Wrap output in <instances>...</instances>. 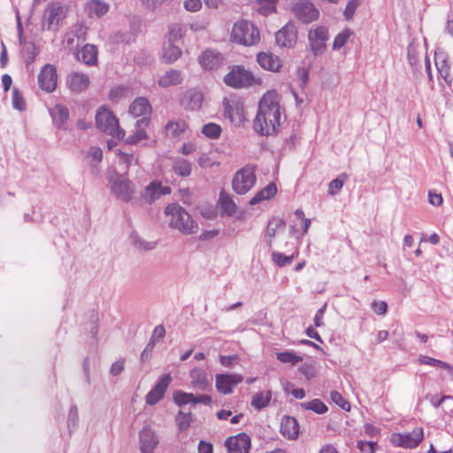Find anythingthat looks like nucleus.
<instances>
[{"label": "nucleus", "instance_id": "obj_1", "mask_svg": "<svg viewBox=\"0 0 453 453\" xmlns=\"http://www.w3.org/2000/svg\"><path fill=\"white\" fill-rule=\"evenodd\" d=\"M281 121V111L275 91L266 92L260 99L254 119V130L261 135H270L277 131Z\"/></svg>", "mask_w": 453, "mask_h": 453}, {"label": "nucleus", "instance_id": "obj_2", "mask_svg": "<svg viewBox=\"0 0 453 453\" xmlns=\"http://www.w3.org/2000/svg\"><path fill=\"white\" fill-rule=\"evenodd\" d=\"M168 217L169 226L179 230L183 234L196 233L197 225L191 219L190 215L178 203H170L165 210Z\"/></svg>", "mask_w": 453, "mask_h": 453}, {"label": "nucleus", "instance_id": "obj_3", "mask_svg": "<svg viewBox=\"0 0 453 453\" xmlns=\"http://www.w3.org/2000/svg\"><path fill=\"white\" fill-rule=\"evenodd\" d=\"M230 39L233 42L250 46L259 42L260 35L258 29L252 23L242 19L234 24Z\"/></svg>", "mask_w": 453, "mask_h": 453}, {"label": "nucleus", "instance_id": "obj_4", "mask_svg": "<svg viewBox=\"0 0 453 453\" xmlns=\"http://www.w3.org/2000/svg\"><path fill=\"white\" fill-rule=\"evenodd\" d=\"M96 123L101 131L112 137L122 139L125 136V131L119 127L116 117L110 110L104 106L97 110Z\"/></svg>", "mask_w": 453, "mask_h": 453}, {"label": "nucleus", "instance_id": "obj_5", "mask_svg": "<svg viewBox=\"0 0 453 453\" xmlns=\"http://www.w3.org/2000/svg\"><path fill=\"white\" fill-rule=\"evenodd\" d=\"M256 166L246 165L238 170L232 180V188L238 195L248 193L256 184Z\"/></svg>", "mask_w": 453, "mask_h": 453}, {"label": "nucleus", "instance_id": "obj_6", "mask_svg": "<svg viewBox=\"0 0 453 453\" xmlns=\"http://www.w3.org/2000/svg\"><path fill=\"white\" fill-rule=\"evenodd\" d=\"M224 81L229 87L241 88L259 83V79H257L250 72L243 67L235 65L224 77Z\"/></svg>", "mask_w": 453, "mask_h": 453}, {"label": "nucleus", "instance_id": "obj_7", "mask_svg": "<svg viewBox=\"0 0 453 453\" xmlns=\"http://www.w3.org/2000/svg\"><path fill=\"white\" fill-rule=\"evenodd\" d=\"M65 16V10L60 2H51L42 15V27L46 30H57Z\"/></svg>", "mask_w": 453, "mask_h": 453}, {"label": "nucleus", "instance_id": "obj_8", "mask_svg": "<svg viewBox=\"0 0 453 453\" xmlns=\"http://www.w3.org/2000/svg\"><path fill=\"white\" fill-rule=\"evenodd\" d=\"M328 40V29L325 26H318L308 33L309 47L314 56H320L326 51Z\"/></svg>", "mask_w": 453, "mask_h": 453}, {"label": "nucleus", "instance_id": "obj_9", "mask_svg": "<svg viewBox=\"0 0 453 453\" xmlns=\"http://www.w3.org/2000/svg\"><path fill=\"white\" fill-rule=\"evenodd\" d=\"M58 84V73L55 65L46 64L43 65L38 74L39 88L47 92H53Z\"/></svg>", "mask_w": 453, "mask_h": 453}, {"label": "nucleus", "instance_id": "obj_10", "mask_svg": "<svg viewBox=\"0 0 453 453\" xmlns=\"http://www.w3.org/2000/svg\"><path fill=\"white\" fill-rule=\"evenodd\" d=\"M423 438V428L415 427L411 432L407 434H394L392 435V441L397 446L413 449L422 441Z\"/></svg>", "mask_w": 453, "mask_h": 453}, {"label": "nucleus", "instance_id": "obj_11", "mask_svg": "<svg viewBox=\"0 0 453 453\" xmlns=\"http://www.w3.org/2000/svg\"><path fill=\"white\" fill-rule=\"evenodd\" d=\"M296 17L303 23H310L319 18V12L309 0H300L293 8Z\"/></svg>", "mask_w": 453, "mask_h": 453}, {"label": "nucleus", "instance_id": "obj_12", "mask_svg": "<svg viewBox=\"0 0 453 453\" xmlns=\"http://www.w3.org/2000/svg\"><path fill=\"white\" fill-rule=\"evenodd\" d=\"M225 446L229 453H250V437L245 433H240L235 436L226 438Z\"/></svg>", "mask_w": 453, "mask_h": 453}, {"label": "nucleus", "instance_id": "obj_13", "mask_svg": "<svg viewBox=\"0 0 453 453\" xmlns=\"http://www.w3.org/2000/svg\"><path fill=\"white\" fill-rule=\"evenodd\" d=\"M242 375L237 373L217 374L215 377V386L219 393L229 395L233 392L234 387L242 382Z\"/></svg>", "mask_w": 453, "mask_h": 453}, {"label": "nucleus", "instance_id": "obj_14", "mask_svg": "<svg viewBox=\"0 0 453 453\" xmlns=\"http://www.w3.org/2000/svg\"><path fill=\"white\" fill-rule=\"evenodd\" d=\"M134 185L130 180L119 177L111 184L112 193L123 201H130L134 193Z\"/></svg>", "mask_w": 453, "mask_h": 453}, {"label": "nucleus", "instance_id": "obj_15", "mask_svg": "<svg viewBox=\"0 0 453 453\" xmlns=\"http://www.w3.org/2000/svg\"><path fill=\"white\" fill-rule=\"evenodd\" d=\"M172 380L170 374L163 375L153 388L146 395V403L149 405H154L158 403L165 395V393Z\"/></svg>", "mask_w": 453, "mask_h": 453}, {"label": "nucleus", "instance_id": "obj_16", "mask_svg": "<svg viewBox=\"0 0 453 453\" xmlns=\"http://www.w3.org/2000/svg\"><path fill=\"white\" fill-rule=\"evenodd\" d=\"M297 39V33L293 24H287L275 34L276 43L280 47L291 48Z\"/></svg>", "mask_w": 453, "mask_h": 453}, {"label": "nucleus", "instance_id": "obj_17", "mask_svg": "<svg viewBox=\"0 0 453 453\" xmlns=\"http://www.w3.org/2000/svg\"><path fill=\"white\" fill-rule=\"evenodd\" d=\"M223 56L212 50H204L199 57V64L203 69L211 71L218 69L223 64Z\"/></svg>", "mask_w": 453, "mask_h": 453}, {"label": "nucleus", "instance_id": "obj_18", "mask_svg": "<svg viewBox=\"0 0 453 453\" xmlns=\"http://www.w3.org/2000/svg\"><path fill=\"white\" fill-rule=\"evenodd\" d=\"M140 449L142 453H153L158 444L155 432L150 427H143L139 434Z\"/></svg>", "mask_w": 453, "mask_h": 453}, {"label": "nucleus", "instance_id": "obj_19", "mask_svg": "<svg viewBox=\"0 0 453 453\" xmlns=\"http://www.w3.org/2000/svg\"><path fill=\"white\" fill-rule=\"evenodd\" d=\"M170 193L171 188L168 186H163L161 182L154 180L146 187L142 196L146 202L152 203L161 196Z\"/></svg>", "mask_w": 453, "mask_h": 453}, {"label": "nucleus", "instance_id": "obj_20", "mask_svg": "<svg viewBox=\"0 0 453 453\" xmlns=\"http://www.w3.org/2000/svg\"><path fill=\"white\" fill-rule=\"evenodd\" d=\"M89 85V78L87 74L73 72L68 74L66 86L73 93H81L87 89Z\"/></svg>", "mask_w": 453, "mask_h": 453}, {"label": "nucleus", "instance_id": "obj_21", "mask_svg": "<svg viewBox=\"0 0 453 453\" xmlns=\"http://www.w3.org/2000/svg\"><path fill=\"white\" fill-rule=\"evenodd\" d=\"M203 102V95L196 89H188L180 99V104L188 111H198Z\"/></svg>", "mask_w": 453, "mask_h": 453}, {"label": "nucleus", "instance_id": "obj_22", "mask_svg": "<svg viewBox=\"0 0 453 453\" xmlns=\"http://www.w3.org/2000/svg\"><path fill=\"white\" fill-rule=\"evenodd\" d=\"M257 61L262 68L272 72H278L281 66L280 58L271 52H260L257 56Z\"/></svg>", "mask_w": 453, "mask_h": 453}, {"label": "nucleus", "instance_id": "obj_23", "mask_svg": "<svg viewBox=\"0 0 453 453\" xmlns=\"http://www.w3.org/2000/svg\"><path fill=\"white\" fill-rule=\"evenodd\" d=\"M151 105L149 100L145 97H138L133 101L129 106V113L137 118L143 117L149 118L151 113Z\"/></svg>", "mask_w": 453, "mask_h": 453}, {"label": "nucleus", "instance_id": "obj_24", "mask_svg": "<svg viewBox=\"0 0 453 453\" xmlns=\"http://www.w3.org/2000/svg\"><path fill=\"white\" fill-rule=\"evenodd\" d=\"M281 434L289 439L295 440L299 434V424L297 420L293 417H284L280 424Z\"/></svg>", "mask_w": 453, "mask_h": 453}, {"label": "nucleus", "instance_id": "obj_25", "mask_svg": "<svg viewBox=\"0 0 453 453\" xmlns=\"http://www.w3.org/2000/svg\"><path fill=\"white\" fill-rule=\"evenodd\" d=\"M183 74L179 70L171 69L164 73L157 79V84L161 88L176 86L182 82Z\"/></svg>", "mask_w": 453, "mask_h": 453}, {"label": "nucleus", "instance_id": "obj_26", "mask_svg": "<svg viewBox=\"0 0 453 453\" xmlns=\"http://www.w3.org/2000/svg\"><path fill=\"white\" fill-rule=\"evenodd\" d=\"M85 10L90 18H101L110 10V4L103 0H89L86 3Z\"/></svg>", "mask_w": 453, "mask_h": 453}, {"label": "nucleus", "instance_id": "obj_27", "mask_svg": "<svg viewBox=\"0 0 453 453\" xmlns=\"http://www.w3.org/2000/svg\"><path fill=\"white\" fill-rule=\"evenodd\" d=\"M190 384L195 389L204 391L210 386L206 372L202 368H194L190 371Z\"/></svg>", "mask_w": 453, "mask_h": 453}, {"label": "nucleus", "instance_id": "obj_28", "mask_svg": "<svg viewBox=\"0 0 453 453\" xmlns=\"http://www.w3.org/2000/svg\"><path fill=\"white\" fill-rule=\"evenodd\" d=\"M97 49L93 44H85L76 54V58L88 65H96L97 64Z\"/></svg>", "mask_w": 453, "mask_h": 453}, {"label": "nucleus", "instance_id": "obj_29", "mask_svg": "<svg viewBox=\"0 0 453 453\" xmlns=\"http://www.w3.org/2000/svg\"><path fill=\"white\" fill-rule=\"evenodd\" d=\"M50 114L58 128L64 127L69 119V110L63 104H56L50 110Z\"/></svg>", "mask_w": 453, "mask_h": 453}, {"label": "nucleus", "instance_id": "obj_30", "mask_svg": "<svg viewBox=\"0 0 453 453\" xmlns=\"http://www.w3.org/2000/svg\"><path fill=\"white\" fill-rule=\"evenodd\" d=\"M84 41L85 31L82 27H79L75 31H71L65 35L64 43L69 50H75Z\"/></svg>", "mask_w": 453, "mask_h": 453}, {"label": "nucleus", "instance_id": "obj_31", "mask_svg": "<svg viewBox=\"0 0 453 453\" xmlns=\"http://www.w3.org/2000/svg\"><path fill=\"white\" fill-rule=\"evenodd\" d=\"M149 118H142L136 122V131L129 135L126 142L128 144H136L139 142L147 138V134L144 127L149 124Z\"/></svg>", "mask_w": 453, "mask_h": 453}, {"label": "nucleus", "instance_id": "obj_32", "mask_svg": "<svg viewBox=\"0 0 453 453\" xmlns=\"http://www.w3.org/2000/svg\"><path fill=\"white\" fill-rule=\"evenodd\" d=\"M181 56V50L172 42L164 44L161 58L165 63L172 64Z\"/></svg>", "mask_w": 453, "mask_h": 453}, {"label": "nucleus", "instance_id": "obj_33", "mask_svg": "<svg viewBox=\"0 0 453 453\" xmlns=\"http://www.w3.org/2000/svg\"><path fill=\"white\" fill-rule=\"evenodd\" d=\"M277 193V187L273 182L258 191L249 202L250 205H256L263 201L269 200Z\"/></svg>", "mask_w": 453, "mask_h": 453}, {"label": "nucleus", "instance_id": "obj_34", "mask_svg": "<svg viewBox=\"0 0 453 453\" xmlns=\"http://www.w3.org/2000/svg\"><path fill=\"white\" fill-rule=\"evenodd\" d=\"M219 203L221 209V214L226 216H233L236 210L237 206L234 200L230 197V196L221 191L219 197Z\"/></svg>", "mask_w": 453, "mask_h": 453}, {"label": "nucleus", "instance_id": "obj_35", "mask_svg": "<svg viewBox=\"0 0 453 453\" xmlns=\"http://www.w3.org/2000/svg\"><path fill=\"white\" fill-rule=\"evenodd\" d=\"M272 399V392L271 390H264L258 393H256L252 400L250 402V405L257 411H260L265 407H267Z\"/></svg>", "mask_w": 453, "mask_h": 453}, {"label": "nucleus", "instance_id": "obj_36", "mask_svg": "<svg viewBox=\"0 0 453 453\" xmlns=\"http://www.w3.org/2000/svg\"><path fill=\"white\" fill-rule=\"evenodd\" d=\"M225 117L228 118L233 123H240L243 119V110L239 104H225Z\"/></svg>", "mask_w": 453, "mask_h": 453}, {"label": "nucleus", "instance_id": "obj_37", "mask_svg": "<svg viewBox=\"0 0 453 453\" xmlns=\"http://www.w3.org/2000/svg\"><path fill=\"white\" fill-rule=\"evenodd\" d=\"M418 361L421 365H431V366H434V367H439V368L447 370L449 372H453V366H451L449 364H448L444 361L439 360V359H435V358L428 357V356L421 355L418 357Z\"/></svg>", "mask_w": 453, "mask_h": 453}, {"label": "nucleus", "instance_id": "obj_38", "mask_svg": "<svg viewBox=\"0 0 453 453\" xmlns=\"http://www.w3.org/2000/svg\"><path fill=\"white\" fill-rule=\"evenodd\" d=\"M201 133L208 139H219L222 133V127L214 122L204 124L201 129Z\"/></svg>", "mask_w": 453, "mask_h": 453}, {"label": "nucleus", "instance_id": "obj_39", "mask_svg": "<svg viewBox=\"0 0 453 453\" xmlns=\"http://www.w3.org/2000/svg\"><path fill=\"white\" fill-rule=\"evenodd\" d=\"M173 169L178 175L188 177L191 173L192 166L188 160L182 157H178L173 162Z\"/></svg>", "mask_w": 453, "mask_h": 453}, {"label": "nucleus", "instance_id": "obj_40", "mask_svg": "<svg viewBox=\"0 0 453 453\" xmlns=\"http://www.w3.org/2000/svg\"><path fill=\"white\" fill-rule=\"evenodd\" d=\"M435 65L441 75V77L445 81V82L450 86L452 83V78L449 75V65L448 61L444 58L435 57Z\"/></svg>", "mask_w": 453, "mask_h": 453}, {"label": "nucleus", "instance_id": "obj_41", "mask_svg": "<svg viewBox=\"0 0 453 453\" xmlns=\"http://www.w3.org/2000/svg\"><path fill=\"white\" fill-rule=\"evenodd\" d=\"M300 406L303 410H310L318 414H324L328 410L326 405L319 399L301 403Z\"/></svg>", "mask_w": 453, "mask_h": 453}, {"label": "nucleus", "instance_id": "obj_42", "mask_svg": "<svg viewBox=\"0 0 453 453\" xmlns=\"http://www.w3.org/2000/svg\"><path fill=\"white\" fill-rule=\"evenodd\" d=\"M187 127L184 121H170L165 127V133L169 136H177L183 133Z\"/></svg>", "mask_w": 453, "mask_h": 453}, {"label": "nucleus", "instance_id": "obj_43", "mask_svg": "<svg viewBox=\"0 0 453 453\" xmlns=\"http://www.w3.org/2000/svg\"><path fill=\"white\" fill-rule=\"evenodd\" d=\"M173 401L179 406L194 403L195 395L178 390L173 394Z\"/></svg>", "mask_w": 453, "mask_h": 453}, {"label": "nucleus", "instance_id": "obj_44", "mask_svg": "<svg viewBox=\"0 0 453 453\" xmlns=\"http://www.w3.org/2000/svg\"><path fill=\"white\" fill-rule=\"evenodd\" d=\"M276 357L281 363L291 364L293 365L303 361V357L291 351L277 353Z\"/></svg>", "mask_w": 453, "mask_h": 453}, {"label": "nucleus", "instance_id": "obj_45", "mask_svg": "<svg viewBox=\"0 0 453 453\" xmlns=\"http://www.w3.org/2000/svg\"><path fill=\"white\" fill-rule=\"evenodd\" d=\"M176 424L179 427V430L184 431L187 430L191 422H192V413L191 412H183L180 411L175 418Z\"/></svg>", "mask_w": 453, "mask_h": 453}, {"label": "nucleus", "instance_id": "obj_46", "mask_svg": "<svg viewBox=\"0 0 453 453\" xmlns=\"http://www.w3.org/2000/svg\"><path fill=\"white\" fill-rule=\"evenodd\" d=\"M116 156L118 157V163L122 165L125 170H127L133 163L138 164L137 158H135L132 153H126L121 150H117Z\"/></svg>", "mask_w": 453, "mask_h": 453}, {"label": "nucleus", "instance_id": "obj_47", "mask_svg": "<svg viewBox=\"0 0 453 453\" xmlns=\"http://www.w3.org/2000/svg\"><path fill=\"white\" fill-rule=\"evenodd\" d=\"M298 252L291 256H286L283 253L273 251L272 254L273 261L279 266H285L290 265L295 257H297Z\"/></svg>", "mask_w": 453, "mask_h": 453}, {"label": "nucleus", "instance_id": "obj_48", "mask_svg": "<svg viewBox=\"0 0 453 453\" xmlns=\"http://www.w3.org/2000/svg\"><path fill=\"white\" fill-rule=\"evenodd\" d=\"M352 35L351 31L349 29H345L342 32L339 33L334 40L333 42V49L334 50H340L342 48L346 42H348L349 36Z\"/></svg>", "mask_w": 453, "mask_h": 453}, {"label": "nucleus", "instance_id": "obj_49", "mask_svg": "<svg viewBox=\"0 0 453 453\" xmlns=\"http://www.w3.org/2000/svg\"><path fill=\"white\" fill-rule=\"evenodd\" d=\"M347 179V174H341L336 179L330 181L328 185V193L331 196L336 195L342 188L345 180Z\"/></svg>", "mask_w": 453, "mask_h": 453}, {"label": "nucleus", "instance_id": "obj_50", "mask_svg": "<svg viewBox=\"0 0 453 453\" xmlns=\"http://www.w3.org/2000/svg\"><path fill=\"white\" fill-rule=\"evenodd\" d=\"M285 221L282 219H273L269 221L266 228V235L270 238L275 235L278 228H284Z\"/></svg>", "mask_w": 453, "mask_h": 453}, {"label": "nucleus", "instance_id": "obj_51", "mask_svg": "<svg viewBox=\"0 0 453 453\" xmlns=\"http://www.w3.org/2000/svg\"><path fill=\"white\" fill-rule=\"evenodd\" d=\"M331 400L342 410L349 411L350 410V403L337 391L330 393Z\"/></svg>", "mask_w": 453, "mask_h": 453}, {"label": "nucleus", "instance_id": "obj_52", "mask_svg": "<svg viewBox=\"0 0 453 453\" xmlns=\"http://www.w3.org/2000/svg\"><path fill=\"white\" fill-rule=\"evenodd\" d=\"M183 27L180 24H172L169 27V42L180 39L183 36Z\"/></svg>", "mask_w": 453, "mask_h": 453}, {"label": "nucleus", "instance_id": "obj_53", "mask_svg": "<svg viewBox=\"0 0 453 453\" xmlns=\"http://www.w3.org/2000/svg\"><path fill=\"white\" fill-rule=\"evenodd\" d=\"M12 106L20 111L26 110V102L17 88L12 90Z\"/></svg>", "mask_w": 453, "mask_h": 453}, {"label": "nucleus", "instance_id": "obj_54", "mask_svg": "<svg viewBox=\"0 0 453 453\" xmlns=\"http://www.w3.org/2000/svg\"><path fill=\"white\" fill-rule=\"evenodd\" d=\"M357 448L364 453H375L378 445L372 441H358Z\"/></svg>", "mask_w": 453, "mask_h": 453}, {"label": "nucleus", "instance_id": "obj_55", "mask_svg": "<svg viewBox=\"0 0 453 453\" xmlns=\"http://www.w3.org/2000/svg\"><path fill=\"white\" fill-rule=\"evenodd\" d=\"M183 6L188 12H196L202 8V0H185Z\"/></svg>", "mask_w": 453, "mask_h": 453}, {"label": "nucleus", "instance_id": "obj_56", "mask_svg": "<svg viewBox=\"0 0 453 453\" xmlns=\"http://www.w3.org/2000/svg\"><path fill=\"white\" fill-rule=\"evenodd\" d=\"M372 309L378 315H383L387 312L388 305L384 301H374L372 303Z\"/></svg>", "mask_w": 453, "mask_h": 453}, {"label": "nucleus", "instance_id": "obj_57", "mask_svg": "<svg viewBox=\"0 0 453 453\" xmlns=\"http://www.w3.org/2000/svg\"><path fill=\"white\" fill-rule=\"evenodd\" d=\"M79 419L78 408L76 405H73L69 410L68 415V426H75Z\"/></svg>", "mask_w": 453, "mask_h": 453}, {"label": "nucleus", "instance_id": "obj_58", "mask_svg": "<svg viewBox=\"0 0 453 453\" xmlns=\"http://www.w3.org/2000/svg\"><path fill=\"white\" fill-rule=\"evenodd\" d=\"M165 329L164 326L158 325L154 328L150 341H153V343L155 344V342L162 339L165 336Z\"/></svg>", "mask_w": 453, "mask_h": 453}, {"label": "nucleus", "instance_id": "obj_59", "mask_svg": "<svg viewBox=\"0 0 453 453\" xmlns=\"http://www.w3.org/2000/svg\"><path fill=\"white\" fill-rule=\"evenodd\" d=\"M88 157H91L96 162H100L103 158V151L99 147H91L88 151Z\"/></svg>", "mask_w": 453, "mask_h": 453}, {"label": "nucleus", "instance_id": "obj_60", "mask_svg": "<svg viewBox=\"0 0 453 453\" xmlns=\"http://www.w3.org/2000/svg\"><path fill=\"white\" fill-rule=\"evenodd\" d=\"M429 203L434 206H440L443 203V198L441 194L429 191L428 192Z\"/></svg>", "mask_w": 453, "mask_h": 453}, {"label": "nucleus", "instance_id": "obj_61", "mask_svg": "<svg viewBox=\"0 0 453 453\" xmlns=\"http://www.w3.org/2000/svg\"><path fill=\"white\" fill-rule=\"evenodd\" d=\"M155 344L153 343V341H150L146 347L144 348L143 351L141 354V361L145 362L150 357V353L152 352L154 349Z\"/></svg>", "mask_w": 453, "mask_h": 453}, {"label": "nucleus", "instance_id": "obj_62", "mask_svg": "<svg viewBox=\"0 0 453 453\" xmlns=\"http://www.w3.org/2000/svg\"><path fill=\"white\" fill-rule=\"evenodd\" d=\"M124 370V360L120 359L114 362L111 366V373L114 376L119 374Z\"/></svg>", "mask_w": 453, "mask_h": 453}, {"label": "nucleus", "instance_id": "obj_63", "mask_svg": "<svg viewBox=\"0 0 453 453\" xmlns=\"http://www.w3.org/2000/svg\"><path fill=\"white\" fill-rule=\"evenodd\" d=\"M165 0H141L142 5L150 10H154L160 6Z\"/></svg>", "mask_w": 453, "mask_h": 453}, {"label": "nucleus", "instance_id": "obj_64", "mask_svg": "<svg viewBox=\"0 0 453 453\" xmlns=\"http://www.w3.org/2000/svg\"><path fill=\"white\" fill-rule=\"evenodd\" d=\"M198 453H213L212 444L204 441H200L198 444Z\"/></svg>", "mask_w": 453, "mask_h": 453}]
</instances>
